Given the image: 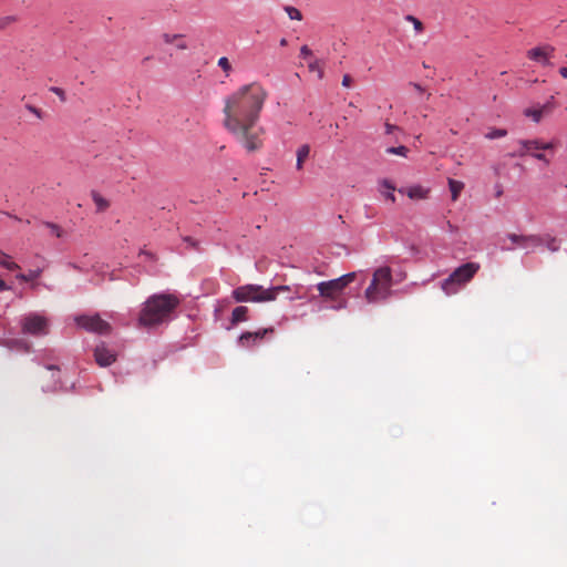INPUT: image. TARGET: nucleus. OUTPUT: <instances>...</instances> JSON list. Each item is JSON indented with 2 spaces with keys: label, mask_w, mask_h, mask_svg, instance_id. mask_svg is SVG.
<instances>
[{
  "label": "nucleus",
  "mask_w": 567,
  "mask_h": 567,
  "mask_svg": "<svg viewBox=\"0 0 567 567\" xmlns=\"http://www.w3.org/2000/svg\"><path fill=\"white\" fill-rule=\"evenodd\" d=\"M285 11L291 20H302V13L299 9L291 6H286Z\"/></svg>",
  "instance_id": "obj_26"
},
{
  "label": "nucleus",
  "mask_w": 567,
  "mask_h": 567,
  "mask_svg": "<svg viewBox=\"0 0 567 567\" xmlns=\"http://www.w3.org/2000/svg\"><path fill=\"white\" fill-rule=\"evenodd\" d=\"M385 127H386V133H389V134L392 133V131L395 128V126H393L389 123L385 125Z\"/></svg>",
  "instance_id": "obj_40"
},
{
  "label": "nucleus",
  "mask_w": 567,
  "mask_h": 567,
  "mask_svg": "<svg viewBox=\"0 0 567 567\" xmlns=\"http://www.w3.org/2000/svg\"><path fill=\"white\" fill-rule=\"evenodd\" d=\"M163 40L167 44H175L176 48L179 49V50H186L187 49V44L183 40V35L182 34H167L166 33V34L163 35Z\"/></svg>",
  "instance_id": "obj_16"
},
{
  "label": "nucleus",
  "mask_w": 567,
  "mask_h": 567,
  "mask_svg": "<svg viewBox=\"0 0 567 567\" xmlns=\"http://www.w3.org/2000/svg\"><path fill=\"white\" fill-rule=\"evenodd\" d=\"M91 197L96 206L97 213H103L110 207V202L104 198L100 193L92 190Z\"/></svg>",
  "instance_id": "obj_17"
},
{
  "label": "nucleus",
  "mask_w": 567,
  "mask_h": 567,
  "mask_svg": "<svg viewBox=\"0 0 567 567\" xmlns=\"http://www.w3.org/2000/svg\"><path fill=\"white\" fill-rule=\"evenodd\" d=\"M355 272L346 274L337 279L321 281L317 285V289L321 297L330 300H337L341 292L354 281Z\"/></svg>",
  "instance_id": "obj_7"
},
{
  "label": "nucleus",
  "mask_w": 567,
  "mask_h": 567,
  "mask_svg": "<svg viewBox=\"0 0 567 567\" xmlns=\"http://www.w3.org/2000/svg\"><path fill=\"white\" fill-rule=\"evenodd\" d=\"M507 238L515 245H517L520 248H537L543 246V237L538 235H529V236H523V235H516V234H508Z\"/></svg>",
  "instance_id": "obj_11"
},
{
  "label": "nucleus",
  "mask_w": 567,
  "mask_h": 567,
  "mask_svg": "<svg viewBox=\"0 0 567 567\" xmlns=\"http://www.w3.org/2000/svg\"><path fill=\"white\" fill-rule=\"evenodd\" d=\"M408 152H409V148L405 146L388 147L386 148L388 154L400 155V156H406Z\"/></svg>",
  "instance_id": "obj_30"
},
{
  "label": "nucleus",
  "mask_w": 567,
  "mask_h": 567,
  "mask_svg": "<svg viewBox=\"0 0 567 567\" xmlns=\"http://www.w3.org/2000/svg\"><path fill=\"white\" fill-rule=\"evenodd\" d=\"M449 188L451 192L452 200H457L460 194L464 189V183L460 181H455L452 178H449Z\"/></svg>",
  "instance_id": "obj_19"
},
{
  "label": "nucleus",
  "mask_w": 567,
  "mask_h": 567,
  "mask_svg": "<svg viewBox=\"0 0 567 567\" xmlns=\"http://www.w3.org/2000/svg\"><path fill=\"white\" fill-rule=\"evenodd\" d=\"M503 195V189H502V186H497L496 187V197H501Z\"/></svg>",
  "instance_id": "obj_39"
},
{
  "label": "nucleus",
  "mask_w": 567,
  "mask_h": 567,
  "mask_svg": "<svg viewBox=\"0 0 567 567\" xmlns=\"http://www.w3.org/2000/svg\"><path fill=\"white\" fill-rule=\"evenodd\" d=\"M268 97L266 89L257 83L241 85L224 100V127L249 153L264 145L265 130L258 126Z\"/></svg>",
  "instance_id": "obj_1"
},
{
  "label": "nucleus",
  "mask_w": 567,
  "mask_h": 567,
  "mask_svg": "<svg viewBox=\"0 0 567 567\" xmlns=\"http://www.w3.org/2000/svg\"><path fill=\"white\" fill-rule=\"evenodd\" d=\"M559 74L564 78V79H567V66H563L559 69Z\"/></svg>",
  "instance_id": "obj_37"
},
{
  "label": "nucleus",
  "mask_w": 567,
  "mask_h": 567,
  "mask_svg": "<svg viewBox=\"0 0 567 567\" xmlns=\"http://www.w3.org/2000/svg\"><path fill=\"white\" fill-rule=\"evenodd\" d=\"M405 21L413 23L414 30L417 34L422 33L423 31V22L415 17L408 14L405 16Z\"/></svg>",
  "instance_id": "obj_28"
},
{
  "label": "nucleus",
  "mask_w": 567,
  "mask_h": 567,
  "mask_svg": "<svg viewBox=\"0 0 567 567\" xmlns=\"http://www.w3.org/2000/svg\"><path fill=\"white\" fill-rule=\"evenodd\" d=\"M75 321L78 326L90 332L109 334L112 330L111 324L103 320L99 315L80 316L76 317Z\"/></svg>",
  "instance_id": "obj_9"
},
{
  "label": "nucleus",
  "mask_w": 567,
  "mask_h": 567,
  "mask_svg": "<svg viewBox=\"0 0 567 567\" xmlns=\"http://www.w3.org/2000/svg\"><path fill=\"white\" fill-rule=\"evenodd\" d=\"M50 91L56 94L62 102H65V92L61 87L52 86L50 87Z\"/></svg>",
  "instance_id": "obj_32"
},
{
  "label": "nucleus",
  "mask_w": 567,
  "mask_h": 567,
  "mask_svg": "<svg viewBox=\"0 0 567 567\" xmlns=\"http://www.w3.org/2000/svg\"><path fill=\"white\" fill-rule=\"evenodd\" d=\"M218 66L225 72L226 76H229L233 68L229 60L226 56H221L217 62Z\"/></svg>",
  "instance_id": "obj_29"
},
{
  "label": "nucleus",
  "mask_w": 567,
  "mask_h": 567,
  "mask_svg": "<svg viewBox=\"0 0 567 567\" xmlns=\"http://www.w3.org/2000/svg\"><path fill=\"white\" fill-rule=\"evenodd\" d=\"M400 193H405L411 199H423L425 193L421 186L409 187L406 189H400Z\"/></svg>",
  "instance_id": "obj_20"
},
{
  "label": "nucleus",
  "mask_w": 567,
  "mask_h": 567,
  "mask_svg": "<svg viewBox=\"0 0 567 567\" xmlns=\"http://www.w3.org/2000/svg\"><path fill=\"white\" fill-rule=\"evenodd\" d=\"M381 193L382 195L390 199L391 202H394L395 200V196H394V190H395V187L389 182V181H383L381 183Z\"/></svg>",
  "instance_id": "obj_21"
},
{
  "label": "nucleus",
  "mask_w": 567,
  "mask_h": 567,
  "mask_svg": "<svg viewBox=\"0 0 567 567\" xmlns=\"http://www.w3.org/2000/svg\"><path fill=\"white\" fill-rule=\"evenodd\" d=\"M0 266L8 270H17L20 266L10 260V257L6 254H0Z\"/></svg>",
  "instance_id": "obj_23"
},
{
  "label": "nucleus",
  "mask_w": 567,
  "mask_h": 567,
  "mask_svg": "<svg viewBox=\"0 0 567 567\" xmlns=\"http://www.w3.org/2000/svg\"><path fill=\"white\" fill-rule=\"evenodd\" d=\"M392 272L389 267H380L374 270L372 280L364 291L369 303L384 301L391 296Z\"/></svg>",
  "instance_id": "obj_4"
},
{
  "label": "nucleus",
  "mask_w": 567,
  "mask_h": 567,
  "mask_svg": "<svg viewBox=\"0 0 567 567\" xmlns=\"http://www.w3.org/2000/svg\"><path fill=\"white\" fill-rule=\"evenodd\" d=\"M300 55L303 59L310 58V56H312V51L310 50V48L308 45H302L300 48Z\"/></svg>",
  "instance_id": "obj_33"
},
{
  "label": "nucleus",
  "mask_w": 567,
  "mask_h": 567,
  "mask_svg": "<svg viewBox=\"0 0 567 567\" xmlns=\"http://www.w3.org/2000/svg\"><path fill=\"white\" fill-rule=\"evenodd\" d=\"M550 109H551L550 103H547V104H544L543 106H540L538 109H534V107L526 109L524 111V114L527 117H532L534 122L538 123L542 120L544 113L549 112Z\"/></svg>",
  "instance_id": "obj_14"
},
{
  "label": "nucleus",
  "mask_w": 567,
  "mask_h": 567,
  "mask_svg": "<svg viewBox=\"0 0 567 567\" xmlns=\"http://www.w3.org/2000/svg\"><path fill=\"white\" fill-rule=\"evenodd\" d=\"M248 308L245 306H238L233 310L231 323L237 324L247 320Z\"/></svg>",
  "instance_id": "obj_18"
},
{
  "label": "nucleus",
  "mask_w": 567,
  "mask_h": 567,
  "mask_svg": "<svg viewBox=\"0 0 567 567\" xmlns=\"http://www.w3.org/2000/svg\"><path fill=\"white\" fill-rule=\"evenodd\" d=\"M308 69L310 72H317L319 79L323 78V69L318 59L310 61L308 63Z\"/></svg>",
  "instance_id": "obj_24"
},
{
  "label": "nucleus",
  "mask_w": 567,
  "mask_h": 567,
  "mask_svg": "<svg viewBox=\"0 0 567 567\" xmlns=\"http://www.w3.org/2000/svg\"><path fill=\"white\" fill-rule=\"evenodd\" d=\"M45 225L52 229V233L55 234L56 237L61 236V229L58 225L51 223H47Z\"/></svg>",
  "instance_id": "obj_34"
},
{
  "label": "nucleus",
  "mask_w": 567,
  "mask_h": 567,
  "mask_svg": "<svg viewBox=\"0 0 567 567\" xmlns=\"http://www.w3.org/2000/svg\"><path fill=\"white\" fill-rule=\"evenodd\" d=\"M42 269H33L30 270L28 274H18L17 279L21 281H33L34 279L39 278L41 276Z\"/></svg>",
  "instance_id": "obj_22"
},
{
  "label": "nucleus",
  "mask_w": 567,
  "mask_h": 567,
  "mask_svg": "<svg viewBox=\"0 0 567 567\" xmlns=\"http://www.w3.org/2000/svg\"><path fill=\"white\" fill-rule=\"evenodd\" d=\"M287 43L288 42H287V40L285 38L280 40V45L285 47V45H287Z\"/></svg>",
  "instance_id": "obj_42"
},
{
  "label": "nucleus",
  "mask_w": 567,
  "mask_h": 567,
  "mask_svg": "<svg viewBox=\"0 0 567 567\" xmlns=\"http://www.w3.org/2000/svg\"><path fill=\"white\" fill-rule=\"evenodd\" d=\"M413 85H414V87H415L417 91H420V92H422V91H423L420 84H413Z\"/></svg>",
  "instance_id": "obj_43"
},
{
  "label": "nucleus",
  "mask_w": 567,
  "mask_h": 567,
  "mask_svg": "<svg viewBox=\"0 0 567 567\" xmlns=\"http://www.w3.org/2000/svg\"><path fill=\"white\" fill-rule=\"evenodd\" d=\"M352 84V78L349 74H344L342 78V85L344 87H350Z\"/></svg>",
  "instance_id": "obj_35"
},
{
  "label": "nucleus",
  "mask_w": 567,
  "mask_h": 567,
  "mask_svg": "<svg viewBox=\"0 0 567 567\" xmlns=\"http://www.w3.org/2000/svg\"><path fill=\"white\" fill-rule=\"evenodd\" d=\"M309 154H310V146L308 144H303L297 150L296 168L298 171H301L303 168V164L307 161V158L309 157Z\"/></svg>",
  "instance_id": "obj_15"
},
{
  "label": "nucleus",
  "mask_w": 567,
  "mask_h": 567,
  "mask_svg": "<svg viewBox=\"0 0 567 567\" xmlns=\"http://www.w3.org/2000/svg\"><path fill=\"white\" fill-rule=\"evenodd\" d=\"M544 241H543V245H545L547 247L548 250L550 251H557L558 248H559V245H558V241L555 237H551V236H544L543 237Z\"/></svg>",
  "instance_id": "obj_25"
},
{
  "label": "nucleus",
  "mask_w": 567,
  "mask_h": 567,
  "mask_svg": "<svg viewBox=\"0 0 567 567\" xmlns=\"http://www.w3.org/2000/svg\"><path fill=\"white\" fill-rule=\"evenodd\" d=\"M480 269L476 262H466L456 268L446 279L442 282V289L446 295L455 293L461 286L468 282Z\"/></svg>",
  "instance_id": "obj_5"
},
{
  "label": "nucleus",
  "mask_w": 567,
  "mask_h": 567,
  "mask_svg": "<svg viewBox=\"0 0 567 567\" xmlns=\"http://www.w3.org/2000/svg\"><path fill=\"white\" fill-rule=\"evenodd\" d=\"M10 287L0 278V291H7Z\"/></svg>",
  "instance_id": "obj_36"
},
{
  "label": "nucleus",
  "mask_w": 567,
  "mask_h": 567,
  "mask_svg": "<svg viewBox=\"0 0 567 567\" xmlns=\"http://www.w3.org/2000/svg\"><path fill=\"white\" fill-rule=\"evenodd\" d=\"M94 357L97 364L107 367L115 361V353L109 350L104 344L97 346L94 350Z\"/></svg>",
  "instance_id": "obj_13"
},
{
  "label": "nucleus",
  "mask_w": 567,
  "mask_h": 567,
  "mask_svg": "<svg viewBox=\"0 0 567 567\" xmlns=\"http://www.w3.org/2000/svg\"><path fill=\"white\" fill-rule=\"evenodd\" d=\"M520 145V150L518 151V156L530 155L534 158L544 162L546 165H549L550 159L544 153L545 151H554L557 146L556 141L543 142L542 140H520L518 142Z\"/></svg>",
  "instance_id": "obj_6"
},
{
  "label": "nucleus",
  "mask_w": 567,
  "mask_h": 567,
  "mask_svg": "<svg viewBox=\"0 0 567 567\" xmlns=\"http://www.w3.org/2000/svg\"><path fill=\"white\" fill-rule=\"evenodd\" d=\"M29 111L40 117V111L34 106H28Z\"/></svg>",
  "instance_id": "obj_38"
},
{
  "label": "nucleus",
  "mask_w": 567,
  "mask_h": 567,
  "mask_svg": "<svg viewBox=\"0 0 567 567\" xmlns=\"http://www.w3.org/2000/svg\"><path fill=\"white\" fill-rule=\"evenodd\" d=\"M555 48L545 44L527 51V58L546 66H551L550 59L554 56Z\"/></svg>",
  "instance_id": "obj_10"
},
{
  "label": "nucleus",
  "mask_w": 567,
  "mask_h": 567,
  "mask_svg": "<svg viewBox=\"0 0 567 567\" xmlns=\"http://www.w3.org/2000/svg\"><path fill=\"white\" fill-rule=\"evenodd\" d=\"M506 135H507V131L506 130H504V128H493V130L488 131L485 134V137L488 138V140H495V138L505 137Z\"/></svg>",
  "instance_id": "obj_27"
},
{
  "label": "nucleus",
  "mask_w": 567,
  "mask_h": 567,
  "mask_svg": "<svg viewBox=\"0 0 567 567\" xmlns=\"http://www.w3.org/2000/svg\"><path fill=\"white\" fill-rule=\"evenodd\" d=\"M272 332H274L272 328H265V329H260L255 332L247 331L239 336L238 343L244 348H251L255 344H257L259 341H261L267 333H272Z\"/></svg>",
  "instance_id": "obj_12"
},
{
  "label": "nucleus",
  "mask_w": 567,
  "mask_h": 567,
  "mask_svg": "<svg viewBox=\"0 0 567 567\" xmlns=\"http://www.w3.org/2000/svg\"><path fill=\"white\" fill-rule=\"evenodd\" d=\"M289 286H275L264 288L260 285H244L233 290V298L237 302H268L277 299L281 292H290Z\"/></svg>",
  "instance_id": "obj_3"
},
{
  "label": "nucleus",
  "mask_w": 567,
  "mask_h": 567,
  "mask_svg": "<svg viewBox=\"0 0 567 567\" xmlns=\"http://www.w3.org/2000/svg\"><path fill=\"white\" fill-rule=\"evenodd\" d=\"M299 298H300V296H298L297 292H295L293 295L288 297V299L291 300V301L296 300V299H299Z\"/></svg>",
  "instance_id": "obj_41"
},
{
  "label": "nucleus",
  "mask_w": 567,
  "mask_h": 567,
  "mask_svg": "<svg viewBox=\"0 0 567 567\" xmlns=\"http://www.w3.org/2000/svg\"><path fill=\"white\" fill-rule=\"evenodd\" d=\"M22 332L34 337H42L49 333V320L38 313H29L21 320Z\"/></svg>",
  "instance_id": "obj_8"
},
{
  "label": "nucleus",
  "mask_w": 567,
  "mask_h": 567,
  "mask_svg": "<svg viewBox=\"0 0 567 567\" xmlns=\"http://www.w3.org/2000/svg\"><path fill=\"white\" fill-rule=\"evenodd\" d=\"M181 299L174 293H156L147 298L140 312L138 322L143 327H155L171 320Z\"/></svg>",
  "instance_id": "obj_2"
},
{
  "label": "nucleus",
  "mask_w": 567,
  "mask_h": 567,
  "mask_svg": "<svg viewBox=\"0 0 567 567\" xmlns=\"http://www.w3.org/2000/svg\"><path fill=\"white\" fill-rule=\"evenodd\" d=\"M17 18L14 16H7L0 19V30L8 28L10 24L14 23Z\"/></svg>",
  "instance_id": "obj_31"
}]
</instances>
